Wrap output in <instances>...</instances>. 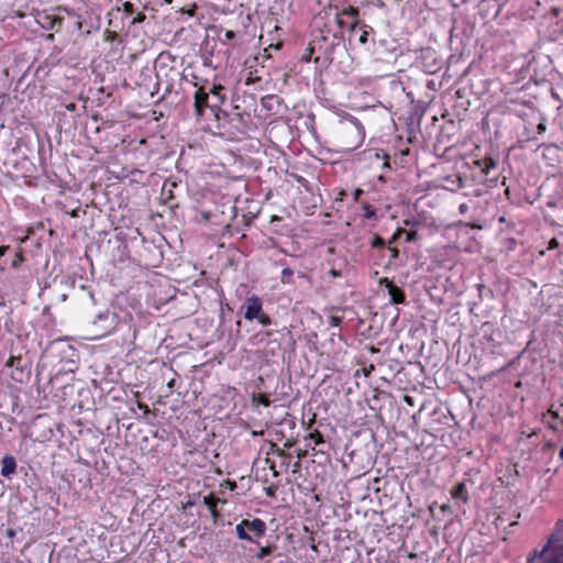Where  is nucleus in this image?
I'll list each match as a JSON object with an SVG mask.
<instances>
[{"label": "nucleus", "instance_id": "nucleus-1", "mask_svg": "<svg viewBox=\"0 0 563 563\" xmlns=\"http://www.w3.org/2000/svg\"><path fill=\"white\" fill-rule=\"evenodd\" d=\"M536 560L543 563H563V538L553 533L540 551L534 550L528 558L529 563H534Z\"/></svg>", "mask_w": 563, "mask_h": 563}, {"label": "nucleus", "instance_id": "nucleus-2", "mask_svg": "<svg viewBox=\"0 0 563 563\" xmlns=\"http://www.w3.org/2000/svg\"><path fill=\"white\" fill-rule=\"evenodd\" d=\"M235 530L240 539L253 541L249 532L251 531L254 534L261 537L266 532V523L258 518L253 520H243L236 526Z\"/></svg>", "mask_w": 563, "mask_h": 563}, {"label": "nucleus", "instance_id": "nucleus-3", "mask_svg": "<svg viewBox=\"0 0 563 563\" xmlns=\"http://www.w3.org/2000/svg\"><path fill=\"white\" fill-rule=\"evenodd\" d=\"M117 325V316L113 312L104 311L99 313L93 322L95 338H102L114 330Z\"/></svg>", "mask_w": 563, "mask_h": 563}, {"label": "nucleus", "instance_id": "nucleus-4", "mask_svg": "<svg viewBox=\"0 0 563 563\" xmlns=\"http://www.w3.org/2000/svg\"><path fill=\"white\" fill-rule=\"evenodd\" d=\"M242 308L244 309V318L249 321H252L260 317L262 312V300L260 297L253 295L245 299Z\"/></svg>", "mask_w": 563, "mask_h": 563}, {"label": "nucleus", "instance_id": "nucleus-5", "mask_svg": "<svg viewBox=\"0 0 563 563\" xmlns=\"http://www.w3.org/2000/svg\"><path fill=\"white\" fill-rule=\"evenodd\" d=\"M195 113L197 117H202L206 108H210V96L205 87H200L195 92Z\"/></svg>", "mask_w": 563, "mask_h": 563}, {"label": "nucleus", "instance_id": "nucleus-6", "mask_svg": "<svg viewBox=\"0 0 563 563\" xmlns=\"http://www.w3.org/2000/svg\"><path fill=\"white\" fill-rule=\"evenodd\" d=\"M37 23L45 30L59 31L63 24V18L47 13L38 14Z\"/></svg>", "mask_w": 563, "mask_h": 563}, {"label": "nucleus", "instance_id": "nucleus-7", "mask_svg": "<svg viewBox=\"0 0 563 563\" xmlns=\"http://www.w3.org/2000/svg\"><path fill=\"white\" fill-rule=\"evenodd\" d=\"M379 284L380 285H385L387 288H388V294L390 296V301L393 303H402L405 302V294L404 291L397 287L396 285L393 284V282H390L388 278H382L379 280Z\"/></svg>", "mask_w": 563, "mask_h": 563}, {"label": "nucleus", "instance_id": "nucleus-8", "mask_svg": "<svg viewBox=\"0 0 563 563\" xmlns=\"http://www.w3.org/2000/svg\"><path fill=\"white\" fill-rule=\"evenodd\" d=\"M223 90V86L213 85L208 91L211 100L210 109L212 111L219 109V107L225 101V96L222 93Z\"/></svg>", "mask_w": 563, "mask_h": 563}, {"label": "nucleus", "instance_id": "nucleus-9", "mask_svg": "<svg viewBox=\"0 0 563 563\" xmlns=\"http://www.w3.org/2000/svg\"><path fill=\"white\" fill-rule=\"evenodd\" d=\"M2 467H1V475L3 477H10L12 474L15 473L16 468V462L15 459L11 455H7L1 461Z\"/></svg>", "mask_w": 563, "mask_h": 563}, {"label": "nucleus", "instance_id": "nucleus-10", "mask_svg": "<svg viewBox=\"0 0 563 563\" xmlns=\"http://www.w3.org/2000/svg\"><path fill=\"white\" fill-rule=\"evenodd\" d=\"M220 501L219 498L214 497L213 495H209V496H206L203 498V503L205 505L209 508V510L211 511V514L213 515V517L217 516V505L218 503Z\"/></svg>", "mask_w": 563, "mask_h": 563}, {"label": "nucleus", "instance_id": "nucleus-11", "mask_svg": "<svg viewBox=\"0 0 563 563\" xmlns=\"http://www.w3.org/2000/svg\"><path fill=\"white\" fill-rule=\"evenodd\" d=\"M476 165L481 166L482 167V172L485 174V175H488L490 173V169H494L496 167V163L494 159L492 158H486L484 159L483 162L481 161H477L476 162Z\"/></svg>", "mask_w": 563, "mask_h": 563}, {"label": "nucleus", "instance_id": "nucleus-12", "mask_svg": "<svg viewBox=\"0 0 563 563\" xmlns=\"http://www.w3.org/2000/svg\"><path fill=\"white\" fill-rule=\"evenodd\" d=\"M452 497L453 498H461L463 500H466V487L465 484L460 483L456 487L452 490Z\"/></svg>", "mask_w": 563, "mask_h": 563}, {"label": "nucleus", "instance_id": "nucleus-13", "mask_svg": "<svg viewBox=\"0 0 563 563\" xmlns=\"http://www.w3.org/2000/svg\"><path fill=\"white\" fill-rule=\"evenodd\" d=\"M361 30H362V34L358 38V42L362 44V45H365L367 42H368V34L371 32H373V27L372 26H368L366 24H362L361 25Z\"/></svg>", "mask_w": 563, "mask_h": 563}, {"label": "nucleus", "instance_id": "nucleus-14", "mask_svg": "<svg viewBox=\"0 0 563 563\" xmlns=\"http://www.w3.org/2000/svg\"><path fill=\"white\" fill-rule=\"evenodd\" d=\"M252 401L261 404L265 407H268L271 405V400L268 399V396L266 394H253Z\"/></svg>", "mask_w": 563, "mask_h": 563}, {"label": "nucleus", "instance_id": "nucleus-15", "mask_svg": "<svg viewBox=\"0 0 563 563\" xmlns=\"http://www.w3.org/2000/svg\"><path fill=\"white\" fill-rule=\"evenodd\" d=\"M292 276L294 271L290 267H284V269L282 271L280 280L283 284H290L292 283Z\"/></svg>", "mask_w": 563, "mask_h": 563}, {"label": "nucleus", "instance_id": "nucleus-16", "mask_svg": "<svg viewBox=\"0 0 563 563\" xmlns=\"http://www.w3.org/2000/svg\"><path fill=\"white\" fill-rule=\"evenodd\" d=\"M358 13H360L358 9L355 7H352V5L347 7L346 9L342 10V12H340V14L351 16L354 20H356V18L358 16Z\"/></svg>", "mask_w": 563, "mask_h": 563}, {"label": "nucleus", "instance_id": "nucleus-17", "mask_svg": "<svg viewBox=\"0 0 563 563\" xmlns=\"http://www.w3.org/2000/svg\"><path fill=\"white\" fill-rule=\"evenodd\" d=\"M273 549H274L273 547H263V548H261L260 552L256 554V558L258 560H262L265 556L271 555L272 552H273Z\"/></svg>", "mask_w": 563, "mask_h": 563}, {"label": "nucleus", "instance_id": "nucleus-18", "mask_svg": "<svg viewBox=\"0 0 563 563\" xmlns=\"http://www.w3.org/2000/svg\"><path fill=\"white\" fill-rule=\"evenodd\" d=\"M307 438L313 440L314 444H319V443L323 442V437L318 430L309 433V435Z\"/></svg>", "mask_w": 563, "mask_h": 563}, {"label": "nucleus", "instance_id": "nucleus-19", "mask_svg": "<svg viewBox=\"0 0 563 563\" xmlns=\"http://www.w3.org/2000/svg\"><path fill=\"white\" fill-rule=\"evenodd\" d=\"M371 244H372L373 247H379L380 249V247L385 246V241L379 235H374Z\"/></svg>", "mask_w": 563, "mask_h": 563}, {"label": "nucleus", "instance_id": "nucleus-20", "mask_svg": "<svg viewBox=\"0 0 563 563\" xmlns=\"http://www.w3.org/2000/svg\"><path fill=\"white\" fill-rule=\"evenodd\" d=\"M260 323H262L263 325H269L272 323V319L269 318L268 314L266 313H263V311L260 313V317L256 318Z\"/></svg>", "mask_w": 563, "mask_h": 563}, {"label": "nucleus", "instance_id": "nucleus-21", "mask_svg": "<svg viewBox=\"0 0 563 563\" xmlns=\"http://www.w3.org/2000/svg\"><path fill=\"white\" fill-rule=\"evenodd\" d=\"M146 19V15L144 13H139L133 20H132V24H139V23H142L144 22Z\"/></svg>", "mask_w": 563, "mask_h": 563}, {"label": "nucleus", "instance_id": "nucleus-22", "mask_svg": "<svg viewBox=\"0 0 563 563\" xmlns=\"http://www.w3.org/2000/svg\"><path fill=\"white\" fill-rule=\"evenodd\" d=\"M23 262V255L21 253L15 254V258L12 261V266L18 267Z\"/></svg>", "mask_w": 563, "mask_h": 563}, {"label": "nucleus", "instance_id": "nucleus-23", "mask_svg": "<svg viewBox=\"0 0 563 563\" xmlns=\"http://www.w3.org/2000/svg\"><path fill=\"white\" fill-rule=\"evenodd\" d=\"M123 10L124 12L132 14L134 12V5L131 2H124L123 3Z\"/></svg>", "mask_w": 563, "mask_h": 563}, {"label": "nucleus", "instance_id": "nucleus-24", "mask_svg": "<svg viewBox=\"0 0 563 563\" xmlns=\"http://www.w3.org/2000/svg\"><path fill=\"white\" fill-rule=\"evenodd\" d=\"M402 233H405V230H404V229H398V230L394 233V235L390 238V240H389V244H391V243L396 242V240H397V239H398Z\"/></svg>", "mask_w": 563, "mask_h": 563}, {"label": "nucleus", "instance_id": "nucleus-25", "mask_svg": "<svg viewBox=\"0 0 563 563\" xmlns=\"http://www.w3.org/2000/svg\"><path fill=\"white\" fill-rule=\"evenodd\" d=\"M336 23L340 29H343L347 25V23L342 19V14L336 13Z\"/></svg>", "mask_w": 563, "mask_h": 563}, {"label": "nucleus", "instance_id": "nucleus-26", "mask_svg": "<svg viewBox=\"0 0 563 563\" xmlns=\"http://www.w3.org/2000/svg\"><path fill=\"white\" fill-rule=\"evenodd\" d=\"M464 195L465 196L481 197L483 195V191H482V189L476 188V189L472 190L471 192H465Z\"/></svg>", "mask_w": 563, "mask_h": 563}, {"label": "nucleus", "instance_id": "nucleus-27", "mask_svg": "<svg viewBox=\"0 0 563 563\" xmlns=\"http://www.w3.org/2000/svg\"><path fill=\"white\" fill-rule=\"evenodd\" d=\"M235 36H236L235 32H233L231 30H228L224 33V37H225L227 41H232V40L235 38Z\"/></svg>", "mask_w": 563, "mask_h": 563}, {"label": "nucleus", "instance_id": "nucleus-28", "mask_svg": "<svg viewBox=\"0 0 563 563\" xmlns=\"http://www.w3.org/2000/svg\"><path fill=\"white\" fill-rule=\"evenodd\" d=\"M362 24L363 23H361L360 21L353 20L351 23H349L346 25V27H349V30L353 31V30H355L356 26H358V25L361 26Z\"/></svg>", "mask_w": 563, "mask_h": 563}, {"label": "nucleus", "instance_id": "nucleus-29", "mask_svg": "<svg viewBox=\"0 0 563 563\" xmlns=\"http://www.w3.org/2000/svg\"><path fill=\"white\" fill-rule=\"evenodd\" d=\"M405 233L407 235L406 236V241L407 242L413 241L416 239V236H417V232H415V231H411V232H406L405 231Z\"/></svg>", "mask_w": 563, "mask_h": 563}, {"label": "nucleus", "instance_id": "nucleus-30", "mask_svg": "<svg viewBox=\"0 0 563 563\" xmlns=\"http://www.w3.org/2000/svg\"><path fill=\"white\" fill-rule=\"evenodd\" d=\"M20 361H21V358H20V357H13V356H12V357H10V358H9V361L7 362V366L12 367V366L16 365V362L19 363Z\"/></svg>", "mask_w": 563, "mask_h": 563}, {"label": "nucleus", "instance_id": "nucleus-31", "mask_svg": "<svg viewBox=\"0 0 563 563\" xmlns=\"http://www.w3.org/2000/svg\"><path fill=\"white\" fill-rule=\"evenodd\" d=\"M559 246V241L556 239H552L550 242H549V250H553V249H556Z\"/></svg>", "mask_w": 563, "mask_h": 563}, {"label": "nucleus", "instance_id": "nucleus-32", "mask_svg": "<svg viewBox=\"0 0 563 563\" xmlns=\"http://www.w3.org/2000/svg\"><path fill=\"white\" fill-rule=\"evenodd\" d=\"M137 407H139L141 410H143V411H144V413H148V412H150L148 407H147L145 404H143V402H137Z\"/></svg>", "mask_w": 563, "mask_h": 563}, {"label": "nucleus", "instance_id": "nucleus-33", "mask_svg": "<svg viewBox=\"0 0 563 563\" xmlns=\"http://www.w3.org/2000/svg\"><path fill=\"white\" fill-rule=\"evenodd\" d=\"M306 456H307V451H305V450H298V451H297V457H298L299 460H302V459H305Z\"/></svg>", "mask_w": 563, "mask_h": 563}, {"label": "nucleus", "instance_id": "nucleus-34", "mask_svg": "<svg viewBox=\"0 0 563 563\" xmlns=\"http://www.w3.org/2000/svg\"><path fill=\"white\" fill-rule=\"evenodd\" d=\"M467 210H468V207H467V205H466V203H462V205H460V207H459V211H460V213H462V214H463V213H466V212H467Z\"/></svg>", "mask_w": 563, "mask_h": 563}, {"label": "nucleus", "instance_id": "nucleus-35", "mask_svg": "<svg viewBox=\"0 0 563 563\" xmlns=\"http://www.w3.org/2000/svg\"><path fill=\"white\" fill-rule=\"evenodd\" d=\"M393 258H397L399 255V251L396 247H389Z\"/></svg>", "mask_w": 563, "mask_h": 563}, {"label": "nucleus", "instance_id": "nucleus-36", "mask_svg": "<svg viewBox=\"0 0 563 563\" xmlns=\"http://www.w3.org/2000/svg\"><path fill=\"white\" fill-rule=\"evenodd\" d=\"M537 129H538V133L541 134V133H543L545 131L547 126H545V124L543 122H541V123L538 124Z\"/></svg>", "mask_w": 563, "mask_h": 563}, {"label": "nucleus", "instance_id": "nucleus-37", "mask_svg": "<svg viewBox=\"0 0 563 563\" xmlns=\"http://www.w3.org/2000/svg\"><path fill=\"white\" fill-rule=\"evenodd\" d=\"M465 185H464V179L462 177H459L457 178V187L459 188H463Z\"/></svg>", "mask_w": 563, "mask_h": 563}, {"label": "nucleus", "instance_id": "nucleus-38", "mask_svg": "<svg viewBox=\"0 0 563 563\" xmlns=\"http://www.w3.org/2000/svg\"><path fill=\"white\" fill-rule=\"evenodd\" d=\"M339 322H340V319H339L338 317H331V323H332L333 325H338V324H339Z\"/></svg>", "mask_w": 563, "mask_h": 563}, {"label": "nucleus", "instance_id": "nucleus-39", "mask_svg": "<svg viewBox=\"0 0 563 563\" xmlns=\"http://www.w3.org/2000/svg\"><path fill=\"white\" fill-rule=\"evenodd\" d=\"M277 454H278L279 456L290 457V455H289V454H286V453L284 452V450H280V449H278V450H277Z\"/></svg>", "mask_w": 563, "mask_h": 563}, {"label": "nucleus", "instance_id": "nucleus-40", "mask_svg": "<svg viewBox=\"0 0 563 563\" xmlns=\"http://www.w3.org/2000/svg\"><path fill=\"white\" fill-rule=\"evenodd\" d=\"M330 274H331L333 277H338V276H340V275H341V273H340L339 271H336V269H331V271H330Z\"/></svg>", "mask_w": 563, "mask_h": 563}, {"label": "nucleus", "instance_id": "nucleus-41", "mask_svg": "<svg viewBox=\"0 0 563 563\" xmlns=\"http://www.w3.org/2000/svg\"><path fill=\"white\" fill-rule=\"evenodd\" d=\"M69 111H75L76 109V104L75 103H70L66 107Z\"/></svg>", "mask_w": 563, "mask_h": 563}, {"label": "nucleus", "instance_id": "nucleus-42", "mask_svg": "<svg viewBox=\"0 0 563 563\" xmlns=\"http://www.w3.org/2000/svg\"><path fill=\"white\" fill-rule=\"evenodd\" d=\"M8 249H9L8 246H1L0 247V256H2Z\"/></svg>", "mask_w": 563, "mask_h": 563}, {"label": "nucleus", "instance_id": "nucleus-43", "mask_svg": "<svg viewBox=\"0 0 563 563\" xmlns=\"http://www.w3.org/2000/svg\"><path fill=\"white\" fill-rule=\"evenodd\" d=\"M292 444H294V442H291V441H287V442L284 444V446L289 449V448H291V446H292Z\"/></svg>", "mask_w": 563, "mask_h": 563}, {"label": "nucleus", "instance_id": "nucleus-44", "mask_svg": "<svg viewBox=\"0 0 563 563\" xmlns=\"http://www.w3.org/2000/svg\"><path fill=\"white\" fill-rule=\"evenodd\" d=\"M405 401L409 405H411V398L409 396H405Z\"/></svg>", "mask_w": 563, "mask_h": 563}, {"label": "nucleus", "instance_id": "nucleus-45", "mask_svg": "<svg viewBox=\"0 0 563 563\" xmlns=\"http://www.w3.org/2000/svg\"><path fill=\"white\" fill-rule=\"evenodd\" d=\"M352 129H353V130H355V131H357V132L360 133V126H358L357 124H354V125L352 126Z\"/></svg>", "mask_w": 563, "mask_h": 563}, {"label": "nucleus", "instance_id": "nucleus-46", "mask_svg": "<svg viewBox=\"0 0 563 563\" xmlns=\"http://www.w3.org/2000/svg\"><path fill=\"white\" fill-rule=\"evenodd\" d=\"M174 383H175V380H174V379H172V380L168 383V387H169V388H173Z\"/></svg>", "mask_w": 563, "mask_h": 563}, {"label": "nucleus", "instance_id": "nucleus-47", "mask_svg": "<svg viewBox=\"0 0 563 563\" xmlns=\"http://www.w3.org/2000/svg\"><path fill=\"white\" fill-rule=\"evenodd\" d=\"M516 525H517V521H514V522H511V523L509 525V528H511V527H514V526H516Z\"/></svg>", "mask_w": 563, "mask_h": 563}, {"label": "nucleus", "instance_id": "nucleus-48", "mask_svg": "<svg viewBox=\"0 0 563 563\" xmlns=\"http://www.w3.org/2000/svg\"><path fill=\"white\" fill-rule=\"evenodd\" d=\"M165 3L170 4L173 0H164Z\"/></svg>", "mask_w": 563, "mask_h": 563}, {"label": "nucleus", "instance_id": "nucleus-49", "mask_svg": "<svg viewBox=\"0 0 563 563\" xmlns=\"http://www.w3.org/2000/svg\"><path fill=\"white\" fill-rule=\"evenodd\" d=\"M361 192H362V190L357 189V190L355 191V195L357 196V195H360Z\"/></svg>", "mask_w": 563, "mask_h": 563}, {"label": "nucleus", "instance_id": "nucleus-50", "mask_svg": "<svg viewBox=\"0 0 563 563\" xmlns=\"http://www.w3.org/2000/svg\"><path fill=\"white\" fill-rule=\"evenodd\" d=\"M550 412L552 413V416H553L554 418H556V417H558V413L552 412L551 410H550Z\"/></svg>", "mask_w": 563, "mask_h": 563}, {"label": "nucleus", "instance_id": "nucleus-51", "mask_svg": "<svg viewBox=\"0 0 563 563\" xmlns=\"http://www.w3.org/2000/svg\"><path fill=\"white\" fill-rule=\"evenodd\" d=\"M497 520L500 521V522L504 521L503 517H500V516L497 518Z\"/></svg>", "mask_w": 563, "mask_h": 563}, {"label": "nucleus", "instance_id": "nucleus-52", "mask_svg": "<svg viewBox=\"0 0 563 563\" xmlns=\"http://www.w3.org/2000/svg\"><path fill=\"white\" fill-rule=\"evenodd\" d=\"M53 37H54V35H53V34H49V35L47 36V38H49V40H52Z\"/></svg>", "mask_w": 563, "mask_h": 563}]
</instances>
